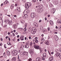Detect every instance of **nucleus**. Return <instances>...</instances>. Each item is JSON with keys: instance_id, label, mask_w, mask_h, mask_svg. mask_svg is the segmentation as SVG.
<instances>
[{"instance_id": "nucleus-44", "label": "nucleus", "mask_w": 61, "mask_h": 61, "mask_svg": "<svg viewBox=\"0 0 61 61\" xmlns=\"http://www.w3.org/2000/svg\"><path fill=\"white\" fill-rule=\"evenodd\" d=\"M47 29H48V31H50V28H49V27Z\"/></svg>"}, {"instance_id": "nucleus-4", "label": "nucleus", "mask_w": 61, "mask_h": 61, "mask_svg": "<svg viewBox=\"0 0 61 61\" xmlns=\"http://www.w3.org/2000/svg\"><path fill=\"white\" fill-rule=\"evenodd\" d=\"M12 54L13 56H16L18 54V51L16 50H14L12 52Z\"/></svg>"}, {"instance_id": "nucleus-57", "label": "nucleus", "mask_w": 61, "mask_h": 61, "mask_svg": "<svg viewBox=\"0 0 61 61\" xmlns=\"http://www.w3.org/2000/svg\"><path fill=\"white\" fill-rule=\"evenodd\" d=\"M3 4L2 3L1 4V6H3Z\"/></svg>"}, {"instance_id": "nucleus-51", "label": "nucleus", "mask_w": 61, "mask_h": 61, "mask_svg": "<svg viewBox=\"0 0 61 61\" xmlns=\"http://www.w3.org/2000/svg\"><path fill=\"white\" fill-rule=\"evenodd\" d=\"M12 34L13 35V36H15V33H13Z\"/></svg>"}, {"instance_id": "nucleus-36", "label": "nucleus", "mask_w": 61, "mask_h": 61, "mask_svg": "<svg viewBox=\"0 0 61 61\" xmlns=\"http://www.w3.org/2000/svg\"><path fill=\"white\" fill-rule=\"evenodd\" d=\"M46 44V45H48V41H46L45 43Z\"/></svg>"}, {"instance_id": "nucleus-53", "label": "nucleus", "mask_w": 61, "mask_h": 61, "mask_svg": "<svg viewBox=\"0 0 61 61\" xmlns=\"http://www.w3.org/2000/svg\"><path fill=\"white\" fill-rule=\"evenodd\" d=\"M37 37H36L35 38V40H37Z\"/></svg>"}, {"instance_id": "nucleus-46", "label": "nucleus", "mask_w": 61, "mask_h": 61, "mask_svg": "<svg viewBox=\"0 0 61 61\" xmlns=\"http://www.w3.org/2000/svg\"><path fill=\"white\" fill-rule=\"evenodd\" d=\"M25 48H28V47H27V46L26 45L25 46Z\"/></svg>"}, {"instance_id": "nucleus-13", "label": "nucleus", "mask_w": 61, "mask_h": 61, "mask_svg": "<svg viewBox=\"0 0 61 61\" xmlns=\"http://www.w3.org/2000/svg\"><path fill=\"white\" fill-rule=\"evenodd\" d=\"M57 23L58 24H60L61 23V20H58L57 21Z\"/></svg>"}, {"instance_id": "nucleus-35", "label": "nucleus", "mask_w": 61, "mask_h": 61, "mask_svg": "<svg viewBox=\"0 0 61 61\" xmlns=\"http://www.w3.org/2000/svg\"><path fill=\"white\" fill-rule=\"evenodd\" d=\"M49 5L50 6H51V5H52V4L50 2H49Z\"/></svg>"}, {"instance_id": "nucleus-42", "label": "nucleus", "mask_w": 61, "mask_h": 61, "mask_svg": "<svg viewBox=\"0 0 61 61\" xmlns=\"http://www.w3.org/2000/svg\"><path fill=\"white\" fill-rule=\"evenodd\" d=\"M26 28H25L24 29V31H26Z\"/></svg>"}, {"instance_id": "nucleus-61", "label": "nucleus", "mask_w": 61, "mask_h": 61, "mask_svg": "<svg viewBox=\"0 0 61 61\" xmlns=\"http://www.w3.org/2000/svg\"><path fill=\"white\" fill-rule=\"evenodd\" d=\"M7 15V16H9V17H10V15Z\"/></svg>"}, {"instance_id": "nucleus-3", "label": "nucleus", "mask_w": 61, "mask_h": 61, "mask_svg": "<svg viewBox=\"0 0 61 61\" xmlns=\"http://www.w3.org/2000/svg\"><path fill=\"white\" fill-rule=\"evenodd\" d=\"M34 47H35V48H36V49H39L41 53H42V49L40 48L39 46L37 45H35L34 46Z\"/></svg>"}, {"instance_id": "nucleus-2", "label": "nucleus", "mask_w": 61, "mask_h": 61, "mask_svg": "<svg viewBox=\"0 0 61 61\" xmlns=\"http://www.w3.org/2000/svg\"><path fill=\"white\" fill-rule=\"evenodd\" d=\"M32 5V4L31 3H26L25 4V6L26 9H28L29 7Z\"/></svg>"}, {"instance_id": "nucleus-25", "label": "nucleus", "mask_w": 61, "mask_h": 61, "mask_svg": "<svg viewBox=\"0 0 61 61\" xmlns=\"http://www.w3.org/2000/svg\"><path fill=\"white\" fill-rule=\"evenodd\" d=\"M8 20V21H7V24H9V23H10V20Z\"/></svg>"}, {"instance_id": "nucleus-34", "label": "nucleus", "mask_w": 61, "mask_h": 61, "mask_svg": "<svg viewBox=\"0 0 61 61\" xmlns=\"http://www.w3.org/2000/svg\"><path fill=\"white\" fill-rule=\"evenodd\" d=\"M7 20V19H6L4 21V22H6V23H7V21H8V20Z\"/></svg>"}, {"instance_id": "nucleus-63", "label": "nucleus", "mask_w": 61, "mask_h": 61, "mask_svg": "<svg viewBox=\"0 0 61 61\" xmlns=\"http://www.w3.org/2000/svg\"><path fill=\"white\" fill-rule=\"evenodd\" d=\"M14 16L16 17V15H14Z\"/></svg>"}, {"instance_id": "nucleus-30", "label": "nucleus", "mask_w": 61, "mask_h": 61, "mask_svg": "<svg viewBox=\"0 0 61 61\" xmlns=\"http://www.w3.org/2000/svg\"><path fill=\"white\" fill-rule=\"evenodd\" d=\"M43 27L42 26H40V28L41 29H41H43Z\"/></svg>"}, {"instance_id": "nucleus-23", "label": "nucleus", "mask_w": 61, "mask_h": 61, "mask_svg": "<svg viewBox=\"0 0 61 61\" xmlns=\"http://www.w3.org/2000/svg\"><path fill=\"white\" fill-rule=\"evenodd\" d=\"M26 53H25V55H24V56H28V52H25Z\"/></svg>"}, {"instance_id": "nucleus-21", "label": "nucleus", "mask_w": 61, "mask_h": 61, "mask_svg": "<svg viewBox=\"0 0 61 61\" xmlns=\"http://www.w3.org/2000/svg\"><path fill=\"white\" fill-rule=\"evenodd\" d=\"M26 53V52H25V51H24L22 53V55H23L24 56H25V54Z\"/></svg>"}, {"instance_id": "nucleus-38", "label": "nucleus", "mask_w": 61, "mask_h": 61, "mask_svg": "<svg viewBox=\"0 0 61 61\" xmlns=\"http://www.w3.org/2000/svg\"><path fill=\"white\" fill-rule=\"evenodd\" d=\"M25 40H28V39L26 37H25Z\"/></svg>"}, {"instance_id": "nucleus-6", "label": "nucleus", "mask_w": 61, "mask_h": 61, "mask_svg": "<svg viewBox=\"0 0 61 61\" xmlns=\"http://www.w3.org/2000/svg\"><path fill=\"white\" fill-rule=\"evenodd\" d=\"M31 18H35L36 16V13H32L31 15Z\"/></svg>"}, {"instance_id": "nucleus-60", "label": "nucleus", "mask_w": 61, "mask_h": 61, "mask_svg": "<svg viewBox=\"0 0 61 61\" xmlns=\"http://www.w3.org/2000/svg\"><path fill=\"white\" fill-rule=\"evenodd\" d=\"M17 41H19L20 40V39H17Z\"/></svg>"}, {"instance_id": "nucleus-50", "label": "nucleus", "mask_w": 61, "mask_h": 61, "mask_svg": "<svg viewBox=\"0 0 61 61\" xmlns=\"http://www.w3.org/2000/svg\"><path fill=\"white\" fill-rule=\"evenodd\" d=\"M50 23H52L53 22H52V20H50Z\"/></svg>"}, {"instance_id": "nucleus-32", "label": "nucleus", "mask_w": 61, "mask_h": 61, "mask_svg": "<svg viewBox=\"0 0 61 61\" xmlns=\"http://www.w3.org/2000/svg\"><path fill=\"white\" fill-rule=\"evenodd\" d=\"M12 20H11L10 23H9V25H11V24H12Z\"/></svg>"}, {"instance_id": "nucleus-9", "label": "nucleus", "mask_w": 61, "mask_h": 61, "mask_svg": "<svg viewBox=\"0 0 61 61\" xmlns=\"http://www.w3.org/2000/svg\"><path fill=\"white\" fill-rule=\"evenodd\" d=\"M33 24L34 25V26L35 27H36L38 26V24H37L35 22L33 23Z\"/></svg>"}, {"instance_id": "nucleus-45", "label": "nucleus", "mask_w": 61, "mask_h": 61, "mask_svg": "<svg viewBox=\"0 0 61 61\" xmlns=\"http://www.w3.org/2000/svg\"><path fill=\"white\" fill-rule=\"evenodd\" d=\"M27 45H28V44H29V41H27Z\"/></svg>"}, {"instance_id": "nucleus-5", "label": "nucleus", "mask_w": 61, "mask_h": 61, "mask_svg": "<svg viewBox=\"0 0 61 61\" xmlns=\"http://www.w3.org/2000/svg\"><path fill=\"white\" fill-rule=\"evenodd\" d=\"M55 56H59V58L61 59V54L59 53H56L55 55Z\"/></svg>"}, {"instance_id": "nucleus-1", "label": "nucleus", "mask_w": 61, "mask_h": 61, "mask_svg": "<svg viewBox=\"0 0 61 61\" xmlns=\"http://www.w3.org/2000/svg\"><path fill=\"white\" fill-rule=\"evenodd\" d=\"M29 12H30V11L29 10H25L24 11V13L25 12L26 14L22 16V18L24 19H25L26 18H27L28 15H27V14H29Z\"/></svg>"}, {"instance_id": "nucleus-26", "label": "nucleus", "mask_w": 61, "mask_h": 61, "mask_svg": "<svg viewBox=\"0 0 61 61\" xmlns=\"http://www.w3.org/2000/svg\"><path fill=\"white\" fill-rule=\"evenodd\" d=\"M45 41V40L43 38H41V41L42 42H44Z\"/></svg>"}, {"instance_id": "nucleus-58", "label": "nucleus", "mask_w": 61, "mask_h": 61, "mask_svg": "<svg viewBox=\"0 0 61 61\" xmlns=\"http://www.w3.org/2000/svg\"><path fill=\"white\" fill-rule=\"evenodd\" d=\"M9 41H10V40H11V39H10V38H9Z\"/></svg>"}, {"instance_id": "nucleus-59", "label": "nucleus", "mask_w": 61, "mask_h": 61, "mask_svg": "<svg viewBox=\"0 0 61 61\" xmlns=\"http://www.w3.org/2000/svg\"><path fill=\"white\" fill-rule=\"evenodd\" d=\"M53 54H54V52H52L51 53V54H52V55H53Z\"/></svg>"}, {"instance_id": "nucleus-17", "label": "nucleus", "mask_w": 61, "mask_h": 61, "mask_svg": "<svg viewBox=\"0 0 61 61\" xmlns=\"http://www.w3.org/2000/svg\"><path fill=\"white\" fill-rule=\"evenodd\" d=\"M18 24L16 23V25H14V29H16V28H17V26H16L17 24Z\"/></svg>"}, {"instance_id": "nucleus-40", "label": "nucleus", "mask_w": 61, "mask_h": 61, "mask_svg": "<svg viewBox=\"0 0 61 61\" xmlns=\"http://www.w3.org/2000/svg\"><path fill=\"white\" fill-rule=\"evenodd\" d=\"M50 24H51V25H53V24H54V23H53V22L51 23Z\"/></svg>"}, {"instance_id": "nucleus-8", "label": "nucleus", "mask_w": 61, "mask_h": 61, "mask_svg": "<svg viewBox=\"0 0 61 61\" xmlns=\"http://www.w3.org/2000/svg\"><path fill=\"white\" fill-rule=\"evenodd\" d=\"M54 58L53 56L50 57L49 58V61H52L53 60Z\"/></svg>"}, {"instance_id": "nucleus-31", "label": "nucleus", "mask_w": 61, "mask_h": 61, "mask_svg": "<svg viewBox=\"0 0 61 61\" xmlns=\"http://www.w3.org/2000/svg\"><path fill=\"white\" fill-rule=\"evenodd\" d=\"M7 26V25H4V26H3L4 28H5Z\"/></svg>"}, {"instance_id": "nucleus-37", "label": "nucleus", "mask_w": 61, "mask_h": 61, "mask_svg": "<svg viewBox=\"0 0 61 61\" xmlns=\"http://www.w3.org/2000/svg\"><path fill=\"white\" fill-rule=\"evenodd\" d=\"M44 57H42V60H45V58H44Z\"/></svg>"}, {"instance_id": "nucleus-18", "label": "nucleus", "mask_w": 61, "mask_h": 61, "mask_svg": "<svg viewBox=\"0 0 61 61\" xmlns=\"http://www.w3.org/2000/svg\"><path fill=\"white\" fill-rule=\"evenodd\" d=\"M43 57H45L46 56V53H44L43 54Z\"/></svg>"}, {"instance_id": "nucleus-24", "label": "nucleus", "mask_w": 61, "mask_h": 61, "mask_svg": "<svg viewBox=\"0 0 61 61\" xmlns=\"http://www.w3.org/2000/svg\"><path fill=\"white\" fill-rule=\"evenodd\" d=\"M21 23H22V24H24L25 23V21L23 20H22L21 21Z\"/></svg>"}, {"instance_id": "nucleus-43", "label": "nucleus", "mask_w": 61, "mask_h": 61, "mask_svg": "<svg viewBox=\"0 0 61 61\" xmlns=\"http://www.w3.org/2000/svg\"><path fill=\"white\" fill-rule=\"evenodd\" d=\"M25 27L26 28V26H27V24H25Z\"/></svg>"}, {"instance_id": "nucleus-19", "label": "nucleus", "mask_w": 61, "mask_h": 61, "mask_svg": "<svg viewBox=\"0 0 61 61\" xmlns=\"http://www.w3.org/2000/svg\"><path fill=\"white\" fill-rule=\"evenodd\" d=\"M8 1L7 0H6L5 1V2H4V4L5 5H6V4H7V3H8Z\"/></svg>"}, {"instance_id": "nucleus-14", "label": "nucleus", "mask_w": 61, "mask_h": 61, "mask_svg": "<svg viewBox=\"0 0 61 61\" xmlns=\"http://www.w3.org/2000/svg\"><path fill=\"white\" fill-rule=\"evenodd\" d=\"M7 56H10V53L8 51H7Z\"/></svg>"}, {"instance_id": "nucleus-22", "label": "nucleus", "mask_w": 61, "mask_h": 61, "mask_svg": "<svg viewBox=\"0 0 61 61\" xmlns=\"http://www.w3.org/2000/svg\"><path fill=\"white\" fill-rule=\"evenodd\" d=\"M35 32L34 31H33V30H32V31H31V33L32 34H34L35 33Z\"/></svg>"}, {"instance_id": "nucleus-52", "label": "nucleus", "mask_w": 61, "mask_h": 61, "mask_svg": "<svg viewBox=\"0 0 61 61\" xmlns=\"http://www.w3.org/2000/svg\"><path fill=\"white\" fill-rule=\"evenodd\" d=\"M0 40H1V41H3V38H1L0 39Z\"/></svg>"}, {"instance_id": "nucleus-12", "label": "nucleus", "mask_w": 61, "mask_h": 61, "mask_svg": "<svg viewBox=\"0 0 61 61\" xmlns=\"http://www.w3.org/2000/svg\"><path fill=\"white\" fill-rule=\"evenodd\" d=\"M32 30H34L35 32H36V28H32Z\"/></svg>"}, {"instance_id": "nucleus-15", "label": "nucleus", "mask_w": 61, "mask_h": 61, "mask_svg": "<svg viewBox=\"0 0 61 61\" xmlns=\"http://www.w3.org/2000/svg\"><path fill=\"white\" fill-rule=\"evenodd\" d=\"M12 61H16V57H14L12 59Z\"/></svg>"}, {"instance_id": "nucleus-20", "label": "nucleus", "mask_w": 61, "mask_h": 61, "mask_svg": "<svg viewBox=\"0 0 61 61\" xmlns=\"http://www.w3.org/2000/svg\"><path fill=\"white\" fill-rule=\"evenodd\" d=\"M55 37H56V38H55V39L56 41L57 40H58V37L57 36H56Z\"/></svg>"}, {"instance_id": "nucleus-47", "label": "nucleus", "mask_w": 61, "mask_h": 61, "mask_svg": "<svg viewBox=\"0 0 61 61\" xmlns=\"http://www.w3.org/2000/svg\"><path fill=\"white\" fill-rule=\"evenodd\" d=\"M12 6V7H13L14 8V5H11Z\"/></svg>"}, {"instance_id": "nucleus-7", "label": "nucleus", "mask_w": 61, "mask_h": 61, "mask_svg": "<svg viewBox=\"0 0 61 61\" xmlns=\"http://www.w3.org/2000/svg\"><path fill=\"white\" fill-rule=\"evenodd\" d=\"M20 39L21 41L24 40V36L23 35L21 36L20 37Z\"/></svg>"}, {"instance_id": "nucleus-29", "label": "nucleus", "mask_w": 61, "mask_h": 61, "mask_svg": "<svg viewBox=\"0 0 61 61\" xmlns=\"http://www.w3.org/2000/svg\"><path fill=\"white\" fill-rule=\"evenodd\" d=\"M7 44H8V45H9V46H11V44L10 43V42L7 43Z\"/></svg>"}, {"instance_id": "nucleus-48", "label": "nucleus", "mask_w": 61, "mask_h": 61, "mask_svg": "<svg viewBox=\"0 0 61 61\" xmlns=\"http://www.w3.org/2000/svg\"><path fill=\"white\" fill-rule=\"evenodd\" d=\"M19 29H21V30H23V28H19Z\"/></svg>"}, {"instance_id": "nucleus-11", "label": "nucleus", "mask_w": 61, "mask_h": 61, "mask_svg": "<svg viewBox=\"0 0 61 61\" xmlns=\"http://www.w3.org/2000/svg\"><path fill=\"white\" fill-rule=\"evenodd\" d=\"M51 12L52 13H54L55 12V9H54V8H52L51 10Z\"/></svg>"}, {"instance_id": "nucleus-49", "label": "nucleus", "mask_w": 61, "mask_h": 61, "mask_svg": "<svg viewBox=\"0 0 61 61\" xmlns=\"http://www.w3.org/2000/svg\"><path fill=\"white\" fill-rule=\"evenodd\" d=\"M1 21H2V24H3V20L2 19V18H1Z\"/></svg>"}, {"instance_id": "nucleus-62", "label": "nucleus", "mask_w": 61, "mask_h": 61, "mask_svg": "<svg viewBox=\"0 0 61 61\" xmlns=\"http://www.w3.org/2000/svg\"><path fill=\"white\" fill-rule=\"evenodd\" d=\"M17 37L18 38H19V35H18L17 36Z\"/></svg>"}, {"instance_id": "nucleus-56", "label": "nucleus", "mask_w": 61, "mask_h": 61, "mask_svg": "<svg viewBox=\"0 0 61 61\" xmlns=\"http://www.w3.org/2000/svg\"><path fill=\"white\" fill-rule=\"evenodd\" d=\"M45 20H47V19H46V17H45Z\"/></svg>"}, {"instance_id": "nucleus-16", "label": "nucleus", "mask_w": 61, "mask_h": 61, "mask_svg": "<svg viewBox=\"0 0 61 61\" xmlns=\"http://www.w3.org/2000/svg\"><path fill=\"white\" fill-rule=\"evenodd\" d=\"M29 53L30 54H32L34 53V51H32V50H30L29 51Z\"/></svg>"}, {"instance_id": "nucleus-27", "label": "nucleus", "mask_w": 61, "mask_h": 61, "mask_svg": "<svg viewBox=\"0 0 61 61\" xmlns=\"http://www.w3.org/2000/svg\"><path fill=\"white\" fill-rule=\"evenodd\" d=\"M30 46H32L33 45V43H32V42H30Z\"/></svg>"}, {"instance_id": "nucleus-39", "label": "nucleus", "mask_w": 61, "mask_h": 61, "mask_svg": "<svg viewBox=\"0 0 61 61\" xmlns=\"http://www.w3.org/2000/svg\"><path fill=\"white\" fill-rule=\"evenodd\" d=\"M32 1L33 2H36V0H33Z\"/></svg>"}, {"instance_id": "nucleus-28", "label": "nucleus", "mask_w": 61, "mask_h": 61, "mask_svg": "<svg viewBox=\"0 0 61 61\" xmlns=\"http://www.w3.org/2000/svg\"><path fill=\"white\" fill-rule=\"evenodd\" d=\"M28 61H32V59L30 58L28 59Z\"/></svg>"}, {"instance_id": "nucleus-33", "label": "nucleus", "mask_w": 61, "mask_h": 61, "mask_svg": "<svg viewBox=\"0 0 61 61\" xmlns=\"http://www.w3.org/2000/svg\"><path fill=\"white\" fill-rule=\"evenodd\" d=\"M58 29H59V30H61V27L60 26H59L58 27Z\"/></svg>"}, {"instance_id": "nucleus-10", "label": "nucleus", "mask_w": 61, "mask_h": 61, "mask_svg": "<svg viewBox=\"0 0 61 61\" xmlns=\"http://www.w3.org/2000/svg\"><path fill=\"white\" fill-rule=\"evenodd\" d=\"M36 61H41V59L39 57L37 58L36 59Z\"/></svg>"}, {"instance_id": "nucleus-54", "label": "nucleus", "mask_w": 61, "mask_h": 61, "mask_svg": "<svg viewBox=\"0 0 61 61\" xmlns=\"http://www.w3.org/2000/svg\"><path fill=\"white\" fill-rule=\"evenodd\" d=\"M41 21H42V20H40L39 21V23H40L41 22Z\"/></svg>"}, {"instance_id": "nucleus-64", "label": "nucleus", "mask_w": 61, "mask_h": 61, "mask_svg": "<svg viewBox=\"0 0 61 61\" xmlns=\"http://www.w3.org/2000/svg\"><path fill=\"white\" fill-rule=\"evenodd\" d=\"M0 46H2V43H0Z\"/></svg>"}, {"instance_id": "nucleus-41", "label": "nucleus", "mask_w": 61, "mask_h": 61, "mask_svg": "<svg viewBox=\"0 0 61 61\" xmlns=\"http://www.w3.org/2000/svg\"><path fill=\"white\" fill-rule=\"evenodd\" d=\"M38 41L37 40H36L35 41V42L36 43H38Z\"/></svg>"}, {"instance_id": "nucleus-55", "label": "nucleus", "mask_w": 61, "mask_h": 61, "mask_svg": "<svg viewBox=\"0 0 61 61\" xmlns=\"http://www.w3.org/2000/svg\"><path fill=\"white\" fill-rule=\"evenodd\" d=\"M13 8H14L13 7H12V6H11V9H13Z\"/></svg>"}]
</instances>
